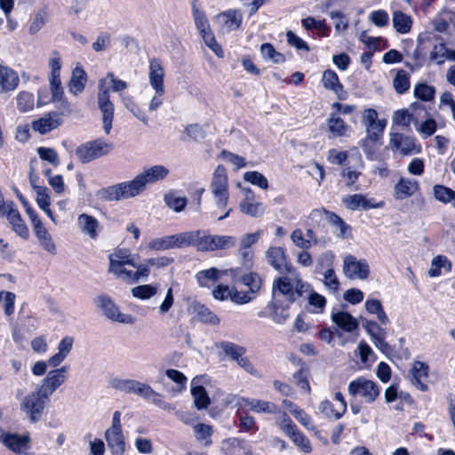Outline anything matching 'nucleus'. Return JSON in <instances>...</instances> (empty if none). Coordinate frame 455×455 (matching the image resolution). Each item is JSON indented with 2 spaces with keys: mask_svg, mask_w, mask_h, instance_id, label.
<instances>
[{
  "mask_svg": "<svg viewBox=\"0 0 455 455\" xmlns=\"http://www.w3.org/2000/svg\"><path fill=\"white\" fill-rule=\"evenodd\" d=\"M289 306L288 304L283 306L282 302L271 300L267 307L271 310L270 316L272 320L278 324L284 323L289 318V313L287 311Z\"/></svg>",
  "mask_w": 455,
  "mask_h": 455,
  "instance_id": "nucleus-41",
  "label": "nucleus"
},
{
  "mask_svg": "<svg viewBox=\"0 0 455 455\" xmlns=\"http://www.w3.org/2000/svg\"><path fill=\"white\" fill-rule=\"evenodd\" d=\"M343 203L349 210L355 211L362 209L367 211L369 209H377L384 206V202L375 203L373 199H368L362 194H355L347 196L343 198Z\"/></svg>",
  "mask_w": 455,
  "mask_h": 455,
  "instance_id": "nucleus-20",
  "label": "nucleus"
},
{
  "mask_svg": "<svg viewBox=\"0 0 455 455\" xmlns=\"http://www.w3.org/2000/svg\"><path fill=\"white\" fill-rule=\"evenodd\" d=\"M393 27L400 34H407L411 31L412 19L410 15L396 10L392 15Z\"/></svg>",
  "mask_w": 455,
  "mask_h": 455,
  "instance_id": "nucleus-37",
  "label": "nucleus"
},
{
  "mask_svg": "<svg viewBox=\"0 0 455 455\" xmlns=\"http://www.w3.org/2000/svg\"><path fill=\"white\" fill-rule=\"evenodd\" d=\"M10 225L12 226V230L21 238L27 239L29 236V231L22 220L19 211L16 209L15 211H12L10 212V216L7 218Z\"/></svg>",
  "mask_w": 455,
  "mask_h": 455,
  "instance_id": "nucleus-40",
  "label": "nucleus"
},
{
  "mask_svg": "<svg viewBox=\"0 0 455 455\" xmlns=\"http://www.w3.org/2000/svg\"><path fill=\"white\" fill-rule=\"evenodd\" d=\"M158 291V285L156 284H143L138 285L132 289V294L133 297L140 299H148L154 297Z\"/></svg>",
  "mask_w": 455,
  "mask_h": 455,
  "instance_id": "nucleus-54",
  "label": "nucleus"
},
{
  "mask_svg": "<svg viewBox=\"0 0 455 455\" xmlns=\"http://www.w3.org/2000/svg\"><path fill=\"white\" fill-rule=\"evenodd\" d=\"M216 20L224 30L232 31L241 26L243 15L238 10H228L219 13Z\"/></svg>",
  "mask_w": 455,
  "mask_h": 455,
  "instance_id": "nucleus-24",
  "label": "nucleus"
},
{
  "mask_svg": "<svg viewBox=\"0 0 455 455\" xmlns=\"http://www.w3.org/2000/svg\"><path fill=\"white\" fill-rule=\"evenodd\" d=\"M113 148V143L107 142L102 139H97L77 147L76 155L83 164H86L108 155Z\"/></svg>",
  "mask_w": 455,
  "mask_h": 455,
  "instance_id": "nucleus-6",
  "label": "nucleus"
},
{
  "mask_svg": "<svg viewBox=\"0 0 455 455\" xmlns=\"http://www.w3.org/2000/svg\"><path fill=\"white\" fill-rule=\"evenodd\" d=\"M109 264H113L116 268L118 264H128L129 266H135L134 256L130 253L126 249H116L108 255Z\"/></svg>",
  "mask_w": 455,
  "mask_h": 455,
  "instance_id": "nucleus-42",
  "label": "nucleus"
},
{
  "mask_svg": "<svg viewBox=\"0 0 455 455\" xmlns=\"http://www.w3.org/2000/svg\"><path fill=\"white\" fill-rule=\"evenodd\" d=\"M201 232L197 251H212L233 248L235 245L236 239L232 235H212L204 230H201Z\"/></svg>",
  "mask_w": 455,
  "mask_h": 455,
  "instance_id": "nucleus-9",
  "label": "nucleus"
},
{
  "mask_svg": "<svg viewBox=\"0 0 455 455\" xmlns=\"http://www.w3.org/2000/svg\"><path fill=\"white\" fill-rule=\"evenodd\" d=\"M238 403L240 406H248L250 410L256 413L275 414L280 412L275 403L264 400L243 397L240 398Z\"/></svg>",
  "mask_w": 455,
  "mask_h": 455,
  "instance_id": "nucleus-27",
  "label": "nucleus"
},
{
  "mask_svg": "<svg viewBox=\"0 0 455 455\" xmlns=\"http://www.w3.org/2000/svg\"><path fill=\"white\" fill-rule=\"evenodd\" d=\"M62 123L63 119L61 114L58 112H49L43 117L34 121L32 123V128L40 134H45L60 126Z\"/></svg>",
  "mask_w": 455,
  "mask_h": 455,
  "instance_id": "nucleus-19",
  "label": "nucleus"
},
{
  "mask_svg": "<svg viewBox=\"0 0 455 455\" xmlns=\"http://www.w3.org/2000/svg\"><path fill=\"white\" fill-rule=\"evenodd\" d=\"M212 295L216 299L224 300L230 299L235 303L244 304L252 299V296L243 291H238L227 285H218L213 291Z\"/></svg>",
  "mask_w": 455,
  "mask_h": 455,
  "instance_id": "nucleus-21",
  "label": "nucleus"
},
{
  "mask_svg": "<svg viewBox=\"0 0 455 455\" xmlns=\"http://www.w3.org/2000/svg\"><path fill=\"white\" fill-rule=\"evenodd\" d=\"M414 97L423 101H430L434 99L435 94V89L432 85H428L426 83H419L415 85Z\"/></svg>",
  "mask_w": 455,
  "mask_h": 455,
  "instance_id": "nucleus-55",
  "label": "nucleus"
},
{
  "mask_svg": "<svg viewBox=\"0 0 455 455\" xmlns=\"http://www.w3.org/2000/svg\"><path fill=\"white\" fill-rule=\"evenodd\" d=\"M77 227L79 230L91 239H96L100 231L98 220L87 213H82L77 217Z\"/></svg>",
  "mask_w": 455,
  "mask_h": 455,
  "instance_id": "nucleus-28",
  "label": "nucleus"
},
{
  "mask_svg": "<svg viewBox=\"0 0 455 455\" xmlns=\"http://www.w3.org/2000/svg\"><path fill=\"white\" fill-rule=\"evenodd\" d=\"M419 182L411 178L401 177L394 187L395 197L403 200L411 197L419 190Z\"/></svg>",
  "mask_w": 455,
  "mask_h": 455,
  "instance_id": "nucleus-25",
  "label": "nucleus"
},
{
  "mask_svg": "<svg viewBox=\"0 0 455 455\" xmlns=\"http://www.w3.org/2000/svg\"><path fill=\"white\" fill-rule=\"evenodd\" d=\"M95 304L102 314L113 322L124 324H133L135 323V317L120 312L119 307L108 295H99L95 299Z\"/></svg>",
  "mask_w": 455,
  "mask_h": 455,
  "instance_id": "nucleus-7",
  "label": "nucleus"
},
{
  "mask_svg": "<svg viewBox=\"0 0 455 455\" xmlns=\"http://www.w3.org/2000/svg\"><path fill=\"white\" fill-rule=\"evenodd\" d=\"M312 215L325 218L336 228L341 225L343 230L350 229V226L345 223L339 216L325 209L315 210L312 212Z\"/></svg>",
  "mask_w": 455,
  "mask_h": 455,
  "instance_id": "nucleus-51",
  "label": "nucleus"
},
{
  "mask_svg": "<svg viewBox=\"0 0 455 455\" xmlns=\"http://www.w3.org/2000/svg\"><path fill=\"white\" fill-rule=\"evenodd\" d=\"M242 283L249 288V292L247 293L250 296L258 291L261 286V279L259 275L255 273L244 275L242 277Z\"/></svg>",
  "mask_w": 455,
  "mask_h": 455,
  "instance_id": "nucleus-63",
  "label": "nucleus"
},
{
  "mask_svg": "<svg viewBox=\"0 0 455 455\" xmlns=\"http://www.w3.org/2000/svg\"><path fill=\"white\" fill-rule=\"evenodd\" d=\"M260 52L264 60H271L273 63L283 64L285 61L284 55L276 52L274 46L269 43L261 44Z\"/></svg>",
  "mask_w": 455,
  "mask_h": 455,
  "instance_id": "nucleus-49",
  "label": "nucleus"
},
{
  "mask_svg": "<svg viewBox=\"0 0 455 455\" xmlns=\"http://www.w3.org/2000/svg\"><path fill=\"white\" fill-rule=\"evenodd\" d=\"M348 394L356 398L360 397L367 403H373L379 395V388L378 385L363 377L358 378L348 384Z\"/></svg>",
  "mask_w": 455,
  "mask_h": 455,
  "instance_id": "nucleus-8",
  "label": "nucleus"
},
{
  "mask_svg": "<svg viewBox=\"0 0 455 455\" xmlns=\"http://www.w3.org/2000/svg\"><path fill=\"white\" fill-rule=\"evenodd\" d=\"M312 215L325 218L336 228L341 225L343 230L350 229V226L345 223L339 216L325 209L315 210L312 212Z\"/></svg>",
  "mask_w": 455,
  "mask_h": 455,
  "instance_id": "nucleus-50",
  "label": "nucleus"
},
{
  "mask_svg": "<svg viewBox=\"0 0 455 455\" xmlns=\"http://www.w3.org/2000/svg\"><path fill=\"white\" fill-rule=\"evenodd\" d=\"M286 435L301 451L305 453L311 452L312 446L309 439L298 427H295L294 431L289 432Z\"/></svg>",
  "mask_w": 455,
  "mask_h": 455,
  "instance_id": "nucleus-46",
  "label": "nucleus"
},
{
  "mask_svg": "<svg viewBox=\"0 0 455 455\" xmlns=\"http://www.w3.org/2000/svg\"><path fill=\"white\" fill-rule=\"evenodd\" d=\"M230 274L232 276L235 275V270L226 269L219 270L216 267H211L209 269L199 271L196 275V281L201 287H210L212 283L220 279L222 275Z\"/></svg>",
  "mask_w": 455,
  "mask_h": 455,
  "instance_id": "nucleus-26",
  "label": "nucleus"
},
{
  "mask_svg": "<svg viewBox=\"0 0 455 455\" xmlns=\"http://www.w3.org/2000/svg\"><path fill=\"white\" fill-rule=\"evenodd\" d=\"M243 180L246 182H249L254 186L259 187L261 189H267L268 188V180L260 172L256 171L246 172L243 174Z\"/></svg>",
  "mask_w": 455,
  "mask_h": 455,
  "instance_id": "nucleus-60",
  "label": "nucleus"
},
{
  "mask_svg": "<svg viewBox=\"0 0 455 455\" xmlns=\"http://www.w3.org/2000/svg\"><path fill=\"white\" fill-rule=\"evenodd\" d=\"M192 395L194 397L195 406L198 409H204L210 403V398L207 395L206 390L202 386L194 387L191 389Z\"/></svg>",
  "mask_w": 455,
  "mask_h": 455,
  "instance_id": "nucleus-56",
  "label": "nucleus"
},
{
  "mask_svg": "<svg viewBox=\"0 0 455 455\" xmlns=\"http://www.w3.org/2000/svg\"><path fill=\"white\" fill-rule=\"evenodd\" d=\"M201 234V230H196L172 235L174 248L195 246L197 249V243Z\"/></svg>",
  "mask_w": 455,
  "mask_h": 455,
  "instance_id": "nucleus-36",
  "label": "nucleus"
},
{
  "mask_svg": "<svg viewBox=\"0 0 455 455\" xmlns=\"http://www.w3.org/2000/svg\"><path fill=\"white\" fill-rule=\"evenodd\" d=\"M98 196L106 201H120L138 195L131 180L103 188L99 190Z\"/></svg>",
  "mask_w": 455,
  "mask_h": 455,
  "instance_id": "nucleus-12",
  "label": "nucleus"
},
{
  "mask_svg": "<svg viewBox=\"0 0 455 455\" xmlns=\"http://www.w3.org/2000/svg\"><path fill=\"white\" fill-rule=\"evenodd\" d=\"M364 307L368 313L376 315L381 324H387L389 323V319L383 309L380 300L369 299L365 301Z\"/></svg>",
  "mask_w": 455,
  "mask_h": 455,
  "instance_id": "nucleus-43",
  "label": "nucleus"
},
{
  "mask_svg": "<svg viewBox=\"0 0 455 455\" xmlns=\"http://www.w3.org/2000/svg\"><path fill=\"white\" fill-rule=\"evenodd\" d=\"M245 197L239 204L240 211L248 216L259 218L264 213V207L261 203L254 198V194L248 188L244 189Z\"/></svg>",
  "mask_w": 455,
  "mask_h": 455,
  "instance_id": "nucleus-22",
  "label": "nucleus"
},
{
  "mask_svg": "<svg viewBox=\"0 0 455 455\" xmlns=\"http://www.w3.org/2000/svg\"><path fill=\"white\" fill-rule=\"evenodd\" d=\"M19 84L18 73L7 66L0 65V92H13L17 89Z\"/></svg>",
  "mask_w": 455,
  "mask_h": 455,
  "instance_id": "nucleus-23",
  "label": "nucleus"
},
{
  "mask_svg": "<svg viewBox=\"0 0 455 455\" xmlns=\"http://www.w3.org/2000/svg\"><path fill=\"white\" fill-rule=\"evenodd\" d=\"M194 431L196 440L202 443L204 446L209 447L212 445V427L204 423H198L194 426Z\"/></svg>",
  "mask_w": 455,
  "mask_h": 455,
  "instance_id": "nucleus-45",
  "label": "nucleus"
},
{
  "mask_svg": "<svg viewBox=\"0 0 455 455\" xmlns=\"http://www.w3.org/2000/svg\"><path fill=\"white\" fill-rule=\"evenodd\" d=\"M122 101L125 108L130 110L135 117L141 121L144 124H148V117L146 113L133 101L130 96L123 97Z\"/></svg>",
  "mask_w": 455,
  "mask_h": 455,
  "instance_id": "nucleus-59",
  "label": "nucleus"
},
{
  "mask_svg": "<svg viewBox=\"0 0 455 455\" xmlns=\"http://www.w3.org/2000/svg\"><path fill=\"white\" fill-rule=\"evenodd\" d=\"M0 441L15 453H21L29 448V436L28 435L11 434L0 428Z\"/></svg>",
  "mask_w": 455,
  "mask_h": 455,
  "instance_id": "nucleus-18",
  "label": "nucleus"
},
{
  "mask_svg": "<svg viewBox=\"0 0 455 455\" xmlns=\"http://www.w3.org/2000/svg\"><path fill=\"white\" fill-rule=\"evenodd\" d=\"M435 199L444 204H451L455 209V190L444 185H435L433 187Z\"/></svg>",
  "mask_w": 455,
  "mask_h": 455,
  "instance_id": "nucleus-39",
  "label": "nucleus"
},
{
  "mask_svg": "<svg viewBox=\"0 0 455 455\" xmlns=\"http://www.w3.org/2000/svg\"><path fill=\"white\" fill-rule=\"evenodd\" d=\"M326 125L329 139H347L353 132L352 127L338 113H330L326 119Z\"/></svg>",
  "mask_w": 455,
  "mask_h": 455,
  "instance_id": "nucleus-16",
  "label": "nucleus"
},
{
  "mask_svg": "<svg viewBox=\"0 0 455 455\" xmlns=\"http://www.w3.org/2000/svg\"><path fill=\"white\" fill-rule=\"evenodd\" d=\"M343 273L349 279L365 280L369 276L370 267L366 259L347 255L343 259Z\"/></svg>",
  "mask_w": 455,
  "mask_h": 455,
  "instance_id": "nucleus-13",
  "label": "nucleus"
},
{
  "mask_svg": "<svg viewBox=\"0 0 455 455\" xmlns=\"http://www.w3.org/2000/svg\"><path fill=\"white\" fill-rule=\"evenodd\" d=\"M110 386L121 392L135 394L152 403H159V393L155 391L149 385L138 380L116 378L111 380Z\"/></svg>",
  "mask_w": 455,
  "mask_h": 455,
  "instance_id": "nucleus-3",
  "label": "nucleus"
},
{
  "mask_svg": "<svg viewBox=\"0 0 455 455\" xmlns=\"http://www.w3.org/2000/svg\"><path fill=\"white\" fill-rule=\"evenodd\" d=\"M164 69L159 59H152L149 63L148 80L153 89H164Z\"/></svg>",
  "mask_w": 455,
  "mask_h": 455,
  "instance_id": "nucleus-34",
  "label": "nucleus"
},
{
  "mask_svg": "<svg viewBox=\"0 0 455 455\" xmlns=\"http://www.w3.org/2000/svg\"><path fill=\"white\" fill-rule=\"evenodd\" d=\"M148 247L153 251H166L174 249L172 235L154 238L148 243Z\"/></svg>",
  "mask_w": 455,
  "mask_h": 455,
  "instance_id": "nucleus-58",
  "label": "nucleus"
},
{
  "mask_svg": "<svg viewBox=\"0 0 455 455\" xmlns=\"http://www.w3.org/2000/svg\"><path fill=\"white\" fill-rule=\"evenodd\" d=\"M87 75L83 68L76 67L68 83V91L73 95H77L84 90Z\"/></svg>",
  "mask_w": 455,
  "mask_h": 455,
  "instance_id": "nucleus-35",
  "label": "nucleus"
},
{
  "mask_svg": "<svg viewBox=\"0 0 455 455\" xmlns=\"http://www.w3.org/2000/svg\"><path fill=\"white\" fill-rule=\"evenodd\" d=\"M221 347L224 353L235 362L246 352L243 347L232 342H222Z\"/></svg>",
  "mask_w": 455,
  "mask_h": 455,
  "instance_id": "nucleus-62",
  "label": "nucleus"
},
{
  "mask_svg": "<svg viewBox=\"0 0 455 455\" xmlns=\"http://www.w3.org/2000/svg\"><path fill=\"white\" fill-rule=\"evenodd\" d=\"M49 398L48 395L36 387L23 397L20 405V410L31 422H37L42 418Z\"/></svg>",
  "mask_w": 455,
  "mask_h": 455,
  "instance_id": "nucleus-4",
  "label": "nucleus"
},
{
  "mask_svg": "<svg viewBox=\"0 0 455 455\" xmlns=\"http://www.w3.org/2000/svg\"><path fill=\"white\" fill-rule=\"evenodd\" d=\"M302 25L307 30L316 29L323 36H328L330 31L324 20H316L313 17L303 19Z\"/></svg>",
  "mask_w": 455,
  "mask_h": 455,
  "instance_id": "nucleus-61",
  "label": "nucleus"
},
{
  "mask_svg": "<svg viewBox=\"0 0 455 455\" xmlns=\"http://www.w3.org/2000/svg\"><path fill=\"white\" fill-rule=\"evenodd\" d=\"M389 146L392 151L397 152L403 156L421 152V146L417 143L414 137L407 136L400 132L390 133Z\"/></svg>",
  "mask_w": 455,
  "mask_h": 455,
  "instance_id": "nucleus-10",
  "label": "nucleus"
},
{
  "mask_svg": "<svg viewBox=\"0 0 455 455\" xmlns=\"http://www.w3.org/2000/svg\"><path fill=\"white\" fill-rule=\"evenodd\" d=\"M108 84H111L112 91L118 93L123 92L128 88V84L116 77L112 72L107 73L106 76L99 80L97 103L102 114L103 130L106 134H109L112 129L115 112L114 104L109 100V89Z\"/></svg>",
  "mask_w": 455,
  "mask_h": 455,
  "instance_id": "nucleus-1",
  "label": "nucleus"
},
{
  "mask_svg": "<svg viewBox=\"0 0 455 455\" xmlns=\"http://www.w3.org/2000/svg\"><path fill=\"white\" fill-rule=\"evenodd\" d=\"M121 416L119 411L113 413L111 426L104 434L108 448L113 455H123L125 451V438L122 431Z\"/></svg>",
  "mask_w": 455,
  "mask_h": 455,
  "instance_id": "nucleus-5",
  "label": "nucleus"
},
{
  "mask_svg": "<svg viewBox=\"0 0 455 455\" xmlns=\"http://www.w3.org/2000/svg\"><path fill=\"white\" fill-rule=\"evenodd\" d=\"M221 450L226 454H236L241 455V451L244 455H252L251 447L248 445L246 441L237 437L226 438L221 442Z\"/></svg>",
  "mask_w": 455,
  "mask_h": 455,
  "instance_id": "nucleus-30",
  "label": "nucleus"
},
{
  "mask_svg": "<svg viewBox=\"0 0 455 455\" xmlns=\"http://www.w3.org/2000/svg\"><path fill=\"white\" fill-rule=\"evenodd\" d=\"M322 83L325 89L334 92L339 100L346 99L347 93L343 85L339 83L336 72L331 69L325 70L322 76Z\"/></svg>",
  "mask_w": 455,
  "mask_h": 455,
  "instance_id": "nucleus-32",
  "label": "nucleus"
},
{
  "mask_svg": "<svg viewBox=\"0 0 455 455\" xmlns=\"http://www.w3.org/2000/svg\"><path fill=\"white\" fill-rule=\"evenodd\" d=\"M192 307L201 322L211 324H218L220 323L218 316L204 305L195 303L192 305Z\"/></svg>",
  "mask_w": 455,
  "mask_h": 455,
  "instance_id": "nucleus-48",
  "label": "nucleus"
},
{
  "mask_svg": "<svg viewBox=\"0 0 455 455\" xmlns=\"http://www.w3.org/2000/svg\"><path fill=\"white\" fill-rule=\"evenodd\" d=\"M289 275L275 279L272 285V300L291 305L296 296H303L310 287L300 278L299 273H287Z\"/></svg>",
  "mask_w": 455,
  "mask_h": 455,
  "instance_id": "nucleus-2",
  "label": "nucleus"
},
{
  "mask_svg": "<svg viewBox=\"0 0 455 455\" xmlns=\"http://www.w3.org/2000/svg\"><path fill=\"white\" fill-rule=\"evenodd\" d=\"M331 320L345 332H353L358 328V321L348 312H332Z\"/></svg>",
  "mask_w": 455,
  "mask_h": 455,
  "instance_id": "nucleus-33",
  "label": "nucleus"
},
{
  "mask_svg": "<svg viewBox=\"0 0 455 455\" xmlns=\"http://www.w3.org/2000/svg\"><path fill=\"white\" fill-rule=\"evenodd\" d=\"M192 15L196 28L201 36L212 31L207 16L205 12L198 7L197 0L192 2Z\"/></svg>",
  "mask_w": 455,
  "mask_h": 455,
  "instance_id": "nucleus-38",
  "label": "nucleus"
},
{
  "mask_svg": "<svg viewBox=\"0 0 455 455\" xmlns=\"http://www.w3.org/2000/svg\"><path fill=\"white\" fill-rule=\"evenodd\" d=\"M428 374V366L422 362L416 361L413 363L411 369L409 371V378L412 385H414L420 391H427V385L422 381Z\"/></svg>",
  "mask_w": 455,
  "mask_h": 455,
  "instance_id": "nucleus-31",
  "label": "nucleus"
},
{
  "mask_svg": "<svg viewBox=\"0 0 455 455\" xmlns=\"http://www.w3.org/2000/svg\"><path fill=\"white\" fill-rule=\"evenodd\" d=\"M211 191L212 195L228 194V178L223 165H218L213 172Z\"/></svg>",
  "mask_w": 455,
  "mask_h": 455,
  "instance_id": "nucleus-29",
  "label": "nucleus"
},
{
  "mask_svg": "<svg viewBox=\"0 0 455 455\" xmlns=\"http://www.w3.org/2000/svg\"><path fill=\"white\" fill-rule=\"evenodd\" d=\"M363 327L378 349L384 354L391 351L390 346L386 342L387 331L385 329L381 328L376 322L369 320L363 322Z\"/></svg>",
  "mask_w": 455,
  "mask_h": 455,
  "instance_id": "nucleus-17",
  "label": "nucleus"
},
{
  "mask_svg": "<svg viewBox=\"0 0 455 455\" xmlns=\"http://www.w3.org/2000/svg\"><path fill=\"white\" fill-rule=\"evenodd\" d=\"M17 107L20 112L26 113L34 108V95L31 92L22 91L16 97Z\"/></svg>",
  "mask_w": 455,
  "mask_h": 455,
  "instance_id": "nucleus-57",
  "label": "nucleus"
},
{
  "mask_svg": "<svg viewBox=\"0 0 455 455\" xmlns=\"http://www.w3.org/2000/svg\"><path fill=\"white\" fill-rule=\"evenodd\" d=\"M448 47L443 41L433 44L429 53V61L436 65H442L447 60Z\"/></svg>",
  "mask_w": 455,
  "mask_h": 455,
  "instance_id": "nucleus-44",
  "label": "nucleus"
},
{
  "mask_svg": "<svg viewBox=\"0 0 455 455\" xmlns=\"http://www.w3.org/2000/svg\"><path fill=\"white\" fill-rule=\"evenodd\" d=\"M312 215L325 218L336 228L341 225L343 230L350 229V226L345 223L339 216L325 209L315 210L312 212Z\"/></svg>",
  "mask_w": 455,
  "mask_h": 455,
  "instance_id": "nucleus-52",
  "label": "nucleus"
},
{
  "mask_svg": "<svg viewBox=\"0 0 455 455\" xmlns=\"http://www.w3.org/2000/svg\"><path fill=\"white\" fill-rule=\"evenodd\" d=\"M306 293H307V303L312 307L310 311L315 314L323 313L326 305V299L324 296L313 291L311 286Z\"/></svg>",
  "mask_w": 455,
  "mask_h": 455,
  "instance_id": "nucleus-47",
  "label": "nucleus"
},
{
  "mask_svg": "<svg viewBox=\"0 0 455 455\" xmlns=\"http://www.w3.org/2000/svg\"><path fill=\"white\" fill-rule=\"evenodd\" d=\"M268 264L280 274L295 273V267L287 260L284 248L271 246L266 251Z\"/></svg>",
  "mask_w": 455,
  "mask_h": 455,
  "instance_id": "nucleus-15",
  "label": "nucleus"
},
{
  "mask_svg": "<svg viewBox=\"0 0 455 455\" xmlns=\"http://www.w3.org/2000/svg\"><path fill=\"white\" fill-rule=\"evenodd\" d=\"M168 173V169L164 165H154L145 169L132 180L137 195L144 191L147 184L162 180L167 177Z\"/></svg>",
  "mask_w": 455,
  "mask_h": 455,
  "instance_id": "nucleus-11",
  "label": "nucleus"
},
{
  "mask_svg": "<svg viewBox=\"0 0 455 455\" xmlns=\"http://www.w3.org/2000/svg\"><path fill=\"white\" fill-rule=\"evenodd\" d=\"M410 75L403 69L397 71L393 79V86L398 94H403L410 89Z\"/></svg>",
  "mask_w": 455,
  "mask_h": 455,
  "instance_id": "nucleus-53",
  "label": "nucleus"
},
{
  "mask_svg": "<svg viewBox=\"0 0 455 455\" xmlns=\"http://www.w3.org/2000/svg\"><path fill=\"white\" fill-rule=\"evenodd\" d=\"M68 366H62L48 371L37 387L49 397L61 386L68 379Z\"/></svg>",
  "mask_w": 455,
  "mask_h": 455,
  "instance_id": "nucleus-14",
  "label": "nucleus"
},
{
  "mask_svg": "<svg viewBox=\"0 0 455 455\" xmlns=\"http://www.w3.org/2000/svg\"><path fill=\"white\" fill-rule=\"evenodd\" d=\"M37 154L42 160L48 162L53 166L60 164L59 156L53 148L40 147L37 148Z\"/></svg>",
  "mask_w": 455,
  "mask_h": 455,
  "instance_id": "nucleus-64",
  "label": "nucleus"
}]
</instances>
